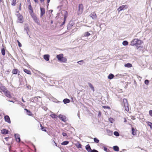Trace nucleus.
I'll return each instance as SVG.
<instances>
[{
	"label": "nucleus",
	"instance_id": "1",
	"mask_svg": "<svg viewBox=\"0 0 152 152\" xmlns=\"http://www.w3.org/2000/svg\"><path fill=\"white\" fill-rule=\"evenodd\" d=\"M143 43V41L138 39H134L131 42L130 45L132 46H135L138 48Z\"/></svg>",
	"mask_w": 152,
	"mask_h": 152
},
{
	"label": "nucleus",
	"instance_id": "2",
	"mask_svg": "<svg viewBox=\"0 0 152 152\" xmlns=\"http://www.w3.org/2000/svg\"><path fill=\"white\" fill-rule=\"evenodd\" d=\"M56 58L58 59V61L61 62H66L67 61L66 58L64 57V55L61 53L56 56Z\"/></svg>",
	"mask_w": 152,
	"mask_h": 152
},
{
	"label": "nucleus",
	"instance_id": "3",
	"mask_svg": "<svg viewBox=\"0 0 152 152\" xmlns=\"http://www.w3.org/2000/svg\"><path fill=\"white\" fill-rule=\"evenodd\" d=\"M123 104L125 108V110L127 112L129 111V104L127 99H123Z\"/></svg>",
	"mask_w": 152,
	"mask_h": 152
},
{
	"label": "nucleus",
	"instance_id": "4",
	"mask_svg": "<svg viewBox=\"0 0 152 152\" xmlns=\"http://www.w3.org/2000/svg\"><path fill=\"white\" fill-rule=\"evenodd\" d=\"M84 9V7L83 5L80 4L79 5L78 9L77 12V14L78 15L81 14L83 12Z\"/></svg>",
	"mask_w": 152,
	"mask_h": 152
},
{
	"label": "nucleus",
	"instance_id": "5",
	"mask_svg": "<svg viewBox=\"0 0 152 152\" xmlns=\"http://www.w3.org/2000/svg\"><path fill=\"white\" fill-rule=\"evenodd\" d=\"M30 14L35 22L37 23H39V20L34 12L30 13Z\"/></svg>",
	"mask_w": 152,
	"mask_h": 152
},
{
	"label": "nucleus",
	"instance_id": "6",
	"mask_svg": "<svg viewBox=\"0 0 152 152\" xmlns=\"http://www.w3.org/2000/svg\"><path fill=\"white\" fill-rule=\"evenodd\" d=\"M17 12L18 13V14H17V15L19 21L20 23H22L23 22V16L19 13V12Z\"/></svg>",
	"mask_w": 152,
	"mask_h": 152
},
{
	"label": "nucleus",
	"instance_id": "7",
	"mask_svg": "<svg viewBox=\"0 0 152 152\" xmlns=\"http://www.w3.org/2000/svg\"><path fill=\"white\" fill-rule=\"evenodd\" d=\"M128 7V5H123L119 7L118 9V10L119 11H120L122 10L127 9Z\"/></svg>",
	"mask_w": 152,
	"mask_h": 152
},
{
	"label": "nucleus",
	"instance_id": "8",
	"mask_svg": "<svg viewBox=\"0 0 152 152\" xmlns=\"http://www.w3.org/2000/svg\"><path fill=\"white\" fill-rule=\"evenodd\" d=\"M90 16L94 20H95L97 18V15L94 12L91 13Z\"/></svg>",
	"mask_w": 152,
	"mask_h": 152
},
{
	"label": "nucleus",
	"instance_id": "9",
	"mask_svg": "<svg viewBox=\"0 0 152 152\" xmlns=\"http://www.w3.org/2000/svg\"><path fill=\"white\" fill-rule=\"evenodd\" d=\"M15 136L16 141L18 142H20V135L18 134H15Z\"/></svg>",
	"mask_w": 152,
	"mask_h": 152
},
{
	"label": "nucleus",
	"instance_id": "10",
	"mask_svg": "<svg viewBox=\"0 0 152 152\" xmlns=\"http://www.w3.org/2000/svg\"><path fill=\"white\" fill-rule=\"evenodd\" d=\"M4 119L5 121L8 123L9 124L11 123L10 118L8 115H6L4 116Z\"/></svg>",
	"mask_w": 152,
	"mask_h": 152
},
{
	"label": "nucleus",
	"instance_id": "11",
	"mask_svg": "<svg viewBox=\"0 0 152 152\" xmlns=\"http://www.w3.org/2000/svg\"><path fill=\"white\" fill-rule=\"evenodd\" d=\"M40 16L41 17H42L45 14V9L44 8H40Z\"/></svg>",
	"mask_w": 152,
	"mask_h": 152
},
{
	"label": "nucleus",
	"instance_id": "12",
	"mask_svg": "<svg viewBox=\"0 0 152 152\" xmlns=\"http://www.w3.org/2000/svg\"><path fill=\"white\" fill-rule=\"evenodd\" d=\"M4 94L7 97L9 98L12 97L11 95L10 91H8L7 90V91Z\"/></svg>",
	"mask_w": 152,
	"mask_h": 152
},
{
	"label": "nucleus",
	"instance_id": "13",
	"mask_svg": "<svg viewBox=\"0 0 152 152\" xmlns=\"http://www.w3.org/2000/svg\"><path fill=\"white\" fill-rule=\"evenodd\" d=\"M20 72L18 69H13L12 71V73L13 74H17L18 73H19Z\"/></svg>",
	"mask_w": 152,
	"mask_h": 152
},
{
	"label": "nucleus",
	"instance_id": "14",
	"mask_svg": "<svg viewBox=\"0 0 152 152\" xmlns=\"http://www.w3.org/2000/svg\"><path fill=\"white\" fill-rule=\"evenodd\" d=\"M1 91L4 93L7 91V89L4 86H1L0 88Z\"/></svg>",
	"mask_w": 152,
	"mask_h": 152
},
{
	"label": "nucleus",
	"instance_id": "15",
	"mask_svg": "<svg viewBox=\"0 0 152 152\" xmlns=\"http://www.w3.org/2000/svg\"><path fill=\"white\" fill-rule=\"evenodd\" d=\"M74 25V24L73 23H69L67 26V28L68 30L71 29L72 27Z\"/></svg>",
	"mask_w": 152,
	"mask_h": 152
},
{
	"label": "nucleus",
	"instance_id": "16",
	"mask_svg": "<svg viewBox=\"0 0 152 152\" xmlns=\"http://www.w3.org/2000/svg\"><path fill=\"white\" fill-rule=\"evenodd\" d=\"M86 149L88 152H91V151L92 150L91 148V147L89 145V144H88L86 145Z\"/></svg>",
	"mask_w": 152,
	"mask_h": 152
},
{
	"label": "nucleus",
	"instance_id": "17",
	"mask_svg": "<svg viewBox=\"0 0 152 152\" xmlns=\"http://www.w3.org/2000/svg\"><path fill=\"white\" fill-rule=\"evenodd\" d=\"M28 8L29 10H30V11H29L30 14L34 12L33 8L31 6V4L30 2V4L28 6Z\"/></svg>",
	"mask_w": 152,
	"mask_h": 152
},
{
	"label": "nucleus",
	"instance_id": "18",
	"mask_svg": "<svg viewBox=\"0 0 152 152\" xmlns=\"http://www.w3.org/2000/svg\"><path fill=\"white\" fill-rule=\"evenodd\" d=\"M8 130L5 129H3L1 130V133L4 134H8Z\"/></svg>",
	"mask_w": 152,
	"mask_h": 152
},
{
	"label": "nucleus",
	"instance_id": "19",
	"mask_svg": "<svg viewBox=\"0 0 152 152\" xmlns=\"http://www.w3.org/2000/svg\"><path fill=\"white\" fill-rule=\"evenodd\" d=\"M25 110L26 111L27 114L28 115L30 116H32L33 115L32 113L30 110H27L26 109H25Z\"/></svg>",
	"mask_w": 152,
	"mask_h": 152
},
{
	"label": "nucleus",
	"instance_id": "20",
	"mask_svg": "<svg viewBox=\"0 0 152 152\" xmlns=\"http://www.w3.org/2000/svg\"><path fill=\"white\" fill-rule=\"evenodd\" d=\"M50 56L49 55H45L44 56V58L46 61H48L49 60Z\"/></svg>",
	"mask_w": 152,
	"mask_h": 152
},
{
	"label": "nucleus",
	"instance_id": "21",
	"mask_svg": "<svg viewBox=\"0 0 152 152\" xmlns=\"http://www.w3.org/2000/svg\"><path fill=\"white\" fill-rule=\"evenodd\" d=\"M59 118L63 121H65V118L64 116H63L62 115H60L58 116Z\"/></svg>",
	"mask_w": 152,
	"mask_h": 152
},
{
	"label": "nucleus",
	"instance_id": "22",
	"mask_svg": "<svg viewBox=\"0 0 152 152\" xmlns=\"http://www.w3.org/2000/svg\"><path fill=\"white\" fill-rule=\"evenodd\" d=\"M23 71L26 73L28 74L31 75V72L30 71L28 70L27 69H23Z\"/></svg>",
	"mask_w": 152,
	"mask_h": 152
},
{
	"label": "nucleus",
	"instance_id": "23",
	"mask_svg": "<svg viewBox=\"0 0 152 152\" xmlns=\"http://www.w3.org/2000/svg\"><path fill=\"white\" fill-rule=\"evenodd\" d=\"M63 102L64 104H66V103H69L70 102V101L69 99H65L63 100Z\"/></svg>",
	"mask_w": 152,
	"mask_h": 152
},
{
	"label": "nucleus",
	"instance_id": "24",
	"mask_svg": "<svg viewBox=\"0 0 152 152\" xmlns=\"http://www.w3.org/2000/svg\"><path fill=\"white\" fill-rule=\"evenodd\" d=\"M68 16V13L67 11H66L64 12V20H66V18H67Z\"/></svg>",
	"mask_w": 152,
	"mask_h": 152
},
{
	"label": "nucleus",
	"instance_id": "25",
	"mask_svg": "<svg viewBox=\"0 0 152 152\" xmlns=\"http://www.w3.org/2000/svg\"><path fill=\"white\" fill-rule=\"evenodd\" d=\"M124 66L125 67L130 68L132 66V65L131 64L129 63H128L126 64H125L124 65Z\"/></svg>",
	"mask_w": 152,
	"mask_h": 152
},
{
	"label": "nucleus",
	"instance_id": "26",
	"mask_svg": "<svg viewBox=\"0 0 152 152\" xmlns=\"http://www.w3.org/2000/svg\"><path fill=\"white\" fill-rule=\"evenodd\" d=\"M132 134L133 135H136V131L137 130H135L134 129V128L133 127L132 128Z\"/></svg>",
	"mask_w": 152,
	"mask_h": 152
},
{
	"label": "nucleus",
	"instance_id": "27",
	"mask_svg": "<svg viewBox=\"0 0 152 152\" xmlns=\"http://www.w3.org/2000/svg\"><path fill=\"white\" fill-rule=\"evenodd\" d=\"M88 85L89 87L91 88V89L93 91H94V87L93 86V85H92V84L90 83H88Z\"/></svg>",
	"mask_w": 152,
	"mask_h": 152
},
{
	"label": "nucleus",
	"instance_id": "28",
	"mask_svg": "<svg viewBox=\"0 0 152 152\" xmlns=\"http://www.w3.org/2000/svg\"><path fill=\"white\" fill-rule=\"evenodd\" d=\"M113 150L116 151H119V148L118 146H115L113 147Z\"/></svg>",
	"mask_w": 152,
	"mask_h": 152
},
{
	"label": "nucleus",
	"instance_id": "29",
	"mask_svg": "<svg viewBox=\"0 0 152 152\" xmlns=\"http://www.w3.org/2000/svg\"><path fill=\"white\" fill-rule=\"evenodd\" d=\"M114 77V76L112 74H110L108 76V78L110 79H111L113 78Z\"/></svg>",
	"mask_w": 152,
	"mask_h": 152
},
{
	"label": "nucleus",
	"instance_id": "30",
	"mask_svg": "<svg viewBox=\"0 0 152 152\" xmlns=\"http://www.w3.org/2000/svg\"><path fill=\"white\" fill-rule=\"evenodd\" d=\"M148 126H150L151 129L152 130V123L149 121H148L146 122Z\"/></svg>",
	"mask_w": 152,
	"mask_h": 152
},
{
	"label": "nucleus",
	"instance_id": "31",
	"mask_svg": "<svg viewBox=\"0 0 152 152\" xmlns=\"http://www.w3.org/2000/svg\"><path fill=\"white\" fill-rule=\"evenodd\" d=\"M1 53L3 56H4L5 55V51L4 48L1 49Z\"/></svg>",
	"mask_w": 152,
	"mask_h": 152
},
{
	"label": "nucleus",
	"instance_id": "32",
	"mask_svg": "<svg viewBox=\"0 0 152 152\" xmlns=\"http://www.w3.org/2000/svg\"><path fill=\"white\" fill-rule=\"evenodd\" d=\"M40 127H41V130H42L43 131H45V132H46V130L45 129V128L44 127H43L42 126V125L41 124H40Z\"/></svg>",
	"mask_w": 152,
	"mask_h": 152
},
{
	"label": "nucleus",
	"instance_id": "33",
	"mask_svg": "<svg viewBox=\"0 0 152 152\" xmlns=\"http://www.w3.org/2000/svg\"><path fill=\"white\" fill-rule=\"evenodd\" d=\"M69 143V141H65L61 143V145H66L68 144Z\"/></svg>",
	"mask_w": 152,
	"mask_h": 152
},
{
	"label": "nucleus",
	"instance_id": "34",
	"mask_svg": "<svg viewBox=\"0 0 152 152\" xmlns=\"http://www.w3.org/2000/svg\"><path fill=\"white\" fill-rule=\"evenodd\" d=\"M94 142L96 143H98L99 142V140L96 138H94Z\"/></svg>",
	"mask_w": 152,
	"mask_h": 152
},
{
	"label": "nucleus",
	"instance_id": "35",
	"mask_svg": "<svg viewBox=\"0 0 152 152\" xmlns=\"http://www.w3.org/2000/svg\"><path fill=\"white\" fill-rule=\"evenodd\" d=\"M90 35V34L88 32H86L84 34L85 37H88Z\"/></svg>",
	"mask_w": 152,
	"mask_h": 152
},
{
	"label": "nucleus",
	"instance_id": "36",
	"mask_svg": "<svg viewBox=\"0 0 152 152\" xmlns=\"http://www.w3.org/2000/svg\"><path fill=\"white\" fill-rule=\"evenodd\" d=\"M128 42L126 41H124L122 43V44L124 45H128Z\"/></svg>",
	"mask_w": 152,
	"mask_h": 152
},
{
	"label": "nucleus",
	"instance_id": "37",
	"mask_svg": "<svg viewBox=\"0 0 152 152\" xmlns=\"http://www.w3.org/2000/svg\"><path fill=\"white\" fill-rule=\"evenodd\" d=\"M16 0H12V1L11 3L12 5L15 6L16 4Z\"/></svg>",
	"mask_w": 152,
	"mask_h": 152
},
{
	"label": "nucleus",
	"instance_id": "38",
	"mask_svg": "<svg viewBox=\"0 0 152 152\" xmlns=\"http://www.w3.org/2000/svg\"><path fill=\"white\" fill-rule=\"evenodd\" d=\"M102 107L104 109H107L109 110H110V107L109 106H103Z\"/></svg>",
	"mask_w": 152,
	"mask_h": 152
},
{
	"label": "nucleus",
	"instance_id": "39",
	"mask_svg": "<svg viewBox=\"0 0 152 152\" xmlns=\"http://www.w3.org/2000/svg\"><path fill=\"white\" fill-rule=\"evenodd\" d=\"M114 134L116 136H118L119 135V134L118 132L115 131L114 132Z\"/></svg>",
	"mask_w": 152,
	"mask_h": 152
},
{
	"label": "nucleus",
	"instance_id": "40",
	"mask_svg": "<svg viewBox=\"0 0 152 152\" xmlns=\"http://www.w3.org/2000/svg\"><path fill=\"white\" fill-rule=\"evenodd\" d=\"M50 116L52 118H55L57 117V115L54 114H51L50 115Z\"/></svg>",
	"mask_w": 152,
	"mask_h": 152
},
{
	"label": "nucleus",
	"instance_id": "41",
	"mask_svg": "<svg viewBox=\"0 0 152 152\" xmlns=\"http://www.w3.org/2000/svg\"><path fill=\"white\" fill-rule=\"evenodd\" d=\"M17 42L18 44V45L19 47H20L22 46V45L19 42V41L18 40H17Z\"/></svg>",
	"mask_w": 152,
	"mask_h": 152
},
{
	"label": "nucleus",
	"instance_id": "42",
	"mask_svg": "<svg viewBox=\"0 0 152 152\" xmlns=\"http://www.w3.org/2000/svg\"><path fill=\"white\" fill-rule=\"evenodd\" d=\"M149 83V81L147 80H146L145 81V83L146 85H148Z\"/></svg>",
	"mask_w": 152,
	"mask_h": 152
},
{
	"label": "nucleus",
	"instance_id": "43",
	"mask_svg": "<svg viewBox=\"0 0 152 152\" xmlns=\"http://www.w3.org/2000/svg\"><path fill=\"white\" fill-rule=\"evenodd\" d=\"M77 147L79 148H82V145L80 144H79L77 145Z\"/></svg>",
	"mask_w": 152,
	"mask_h": 152
},
{
	"label": "nucleus",
	"instance_id": "44",
	"mask_svg": "<svg viewBox=\"0 0 152 152\" xmlns=\"http://www.w3.org/2000/svg\"><path fill=\"white\" fill-rule=\"evenodd\" d=\"M109 120L111 123H112L113 121V118H109Z\"/></svg>",
	"mask_w": 152,
	"mask_h": 152
},
{
	"label": "nucleus",
	"instance_id": "45",
	"mask_svg": "<svg viewBox=\"0 0 152 152\" xmlns=\"http://www.w3.org/2000/svg\"><path fill=\"white\" fill-rule=\"evenodd\" d=\"M77 63H79V64H81V63L83 64V60L80 61H78L77 62Z\"/></svg>",
	"mask_w": 152,
	"mask_h": 152
},
{
	"label": "nucleus",
	"instance_id": "46",
	"mask_svg": "<svg viewBox=\"0 0 152 152\" xmlns=\"http://www.w3.org/2000/svg\"><path fill=\"white\" fill-rule=\"evenodd\" d=\"M149 115L152 117V110H150L149 112Z\"/></svg>",
	"mask_w": 152,
	"mask_h": 152
},
{
	"label": "nucleus",
	"instance_id": "47",
	"mask_svg": "<svg viewBox=\"0 0 152 152\" xmlns=\"http://www.w3.org/2000/svg\"><path fill=\"white\" fill-rule=\"evenodd\" d=\"M38 97H39V98H40V96H37V97H36V96H35V97H34V99L35 100H38Z\"/></svg>",
	"mask_w": 152,
	"mask_h": 152
},
{
	"label": "nucleus",
	"instance_id": "48",
	"mask_svg": "<svg viewBox=\"0 0 152 152\" xmlns=\"http://www.w3.org/2000/svg\"><path fill=\"white\" fill-rule=\"evenodd\" d=\"M19 10H21V4L20 3L19 5Z\"/></svg>",
	"mask_w": 152,
	"mask_h": 152
},
{
	"label": "nucleus",
	"instance_id": "49",
	"mask_svg": "<svg viewBox=\"0 0 152 152\" xmlns=\"http://www.w3.org/2000/svg\"><path fill=\"white\" fill-rule=\"evenodd\" d=\"M62 135H63V136H64V137L67 136L65 132H63Z\"/></svg>",
	"mask_w": 152,
	"mask_h": 152
},
{
	"label": "nucleus",
	"instance_id": "50",
	"mask_svg": "<svg viewBox=\"0 0 152 152\" xmlns=\"http://www.w3.org/2000/svg\"><path fill=\"white\" fill-rule=\"evenodd\" d=\"M91 152H99L97 151L94 149L92 150Z\"/></svg>",
	"mask_w": 152,
	"mask_h": 152
},
{
	"label": "nucleus",
	"instance_id": "51",
	"mask_svg": "<svg viewBox=\"0 0 152 152\" xmlns=\"http://www.w3.org/2000/svg\"><path fill=\"white\" fill-rule=\"evenodd\" d=\"M104 150L105 151H106V152H107V148L105 147H104Z\"/></svg>",
	"mask_w": 152,
	"mask_h": 152
},
{
	"label": "nucleus",
	"instance_id": "52",
	"mask_svg": "<svg viewBox=\"0 0 152 152\" xmlns=\"http://www.w3.org/2000/svg\"><path fill=\"white\" fill-rule=\"evenodd\" d=\"M65 21H66V20H64V21L62 22V25H64L65 23Z\"/></svg>",
	"mask_w": 152,
	"mask_h": 152
},
{
	"label": "nucleus",
	"instance_id": "53",
	"mask_svg": "<svg viewBox=\"0 0 152 152\" xmlns=\"http://www.w3.org/2000/svg\"><path fill=\"white\" fill-rule=\"evenodd\" d=\"M34 1L35 3H38V0H34Z\"/></svg>",
	"mask_w": 152,
	"mask_h": 152
},
{
	"label": "nucleus",
	"instance_id": "54",
	"mask_svg": "<svg viewBox=\"0 0 152 152\" xmlns=\"http://www.w3.org/2000/svg\"><path fill=\"white\" fill-rule=\"evenodd\" d=\"M41 2H43L44 1V0H39Z\"/></svg>",
	"mask_w": 152,
	"mask_h": 152
},
{
	"label": "nucleus",
	"instance_id": "55",
	"mask_svg": "<svg viewBox=\"0 0 152 152\" xmlns=\"http://www.w3.org/2000/svg\"><path fill=\"white\" fill-rule=\"evenodd\" d=\"M126 121H126V119L125 118L124 122H126Z\"/></svg>",
	"mask_w": 152,
	"mask_h": 152
},
{
	"label": "nucleus",
	"instance_id": "56",
	"mask_svg": "<svg viewBox=\"0 0 152 152\" xmlns=\"http://www.w3.org/2000/svg\"><path fill=\"white\" fill-rule=\"evenodd\" d=\"M22 101L23 102H25L23 98L22 99Z\"/></svg>",
	"mask_w": 152,
	"mask_h": 152
},
{
	"label": "nucleus",
	"instance_id": "57",
	"mask_svg": "<svg viewBox=\"0 0 152 152\" xmlns=\"http://www.w3.org/2000/svg\"><path fill=\"white\" fill-rule=\"evenodd\" d=\"M50 0H47V2L48 3H49Z\"/></svg>",
	"mask_w": 152,
	"mask_h": 152
},
{
	"label": "nucleus",
	"instance_id": "58",
	"mask_svg": "<svg viewBox=\"0 0 152 152\" xmlns=\"http://www.w3.org/2000/svg\"><path fill=\"white\" fill-rule=\"evenodd\" d=\"M55 145H56V146H57V144L56 143H55Z\"/></svg>",
	"mask_w": 152,
	"mask_h": 152
},
{
	"label": "nucleus",
	"instance_id": "59",
	"mask_svg": "<svg viewBox=\"0 0 152 152\" xmlns=\"http://www.w3.org/2000/svg\"><path fill=\"white\" fill-rule=\"evenodd\" d=\"M2 1V0H0V3H1V2Z\"/></svg>",
	"mask_w": 152,
	"mask_h": 152
},
{
	"label": "nucleus",
	"instance_id": "60",
	"mask_svg": "<svg viewBox=\"0 0 152 152\" xmlns=\"http://www.w3.org/2000/svg\"><path fill=\"white\" fill-rule=\"evenodd\" d=\"M51 23H53V21H51Z\"/></svg>",
	"mask_w": 152,
	"mask_h": 152
},
{
	"label": "nucleus",
	"instance_id": "61",
	"mask_svg": "<svg viewBox=\"0 0 152 152\" xmlns=\"http://www.w3.org/2000/svg\"><path fill=\"white\" fill-rule=\"evenodd\" d=\"M99 114H100V112H99Z\"/></svg>",
	"mask_w": 152,
	"mask_h": 152
},
{
	"label": "nucleus",
	"instance_id": "62",
	"mask_svg": "<svg viewBox=\"0 0 152 152\" xmlns=\"http://www.w3.org/2000/svg\"><path fill=\"white\" fill-rule=\"evenodd\" d=\"M99 114H100V112H99Z\"/></svg>",
	"mask_w": 152,
	"mask_h": 152
},
{
	"label": "nucleus",
	"instance_id": "63",
	"mask_svg": "<svg viewBox=\"0 0 152 152\" xmlns=\"http://www.w3.org/2000/svg\"><path fill=\"white\" fill-rule=\"evenodd\" d=\"M139 77H140V78H141L140 77V76H139Z\"/></svg>",
	"mask_w": 152,
	"mask_h": 152
},
{
	"label": "nucleus",
	"instance_id": "64",
	"mask_svg": "<svg viewBox=\"0 0 152 152\" xmlns=\"http://www.w3.org/2000/svg\"><path fill=\"white\" fill-rule=\"evenodd\" d=\"M10 148H9V150H10Z\"/></svg>",
	"mask_w": 152,
	"mask_h": 152
}]
</instances>
